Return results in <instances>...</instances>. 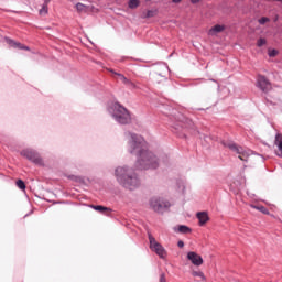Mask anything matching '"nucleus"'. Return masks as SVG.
<instances>
[{
  "instance_id": "obj_1",
  "label": "nucleus",
  "mask_w": 282,
  "mask_h": 282,
  "mask_svg": "<svg viewBox=\"0 0 282 282\" xmlns=\"http://www.w3.org/2000/svg\"><path fill=\"white\" fill-rule=\"evenodd\" d=\"M127 135L130 137V153H132V155H138L137 169H140L141 171L147 169H158V166H160L158 156L147 150V142L144 141V138L131 132H128Z\"/></svg>"
},
{
  "instance_id": "obj_2",
  "label": "nucleus",
  "mask_w": 282,
  "mask_h": 282,
  "mask_svg": "<svg viewBox=\"0 0 282 282\" xmlns=\"http://www.w3.org/2000/svg\"><path fill=\"white\" fill-rule=\"evenodd\" d=\"M115 177L120 186L128 191H135L140 186V178L133 169L128 166H119L115 170Z\"/></svg>"
},
{
  "instance_id": "obj_3",
  "label": "nucleus",
  "mask_w": 282,
  "mask_h": 282,
  "mask_svg": "<svg viewBox=\"0 0 282 282\" xmlns=\"http://www.w3.org/2000/svg\"><path fill=\"white\" fill-rule=\"evenodd\" d=\"M112 116L120 124H129V122H131V115L129 113V110L123 106H120V104H116L113 106Z\"/></svg>"
},
{
  "instance_id": "obj_4",
  "label": "nucleus",
  "mask_w": 282,
  "mask_h": 282,
  "mask_svg": "<svg viewBox=\"0 0 282 282\" xmlns=\"http://www.w3.org/2000/svg\"><path fill=\"white\" fill-rule=\"evenodd\" d=\"M223 144L224 147H227V149H230V151H234V153H237L239 160L242 162H248V160H250V150L238 147L235 142H223Z\"/></svg>"
},
{
  "instance_id": "obj_5",
  "label": "nucleus",
  "mask_w": 282,
  "mask_h": 282,
  "mask_svg": "<svg viewBox=\"0 0 282 282\" xmlns=\"http://www.w3.org/2000/svg\"><path fill=\"white\" fill-rule=\"evenodd\" d=\"M150 208L153 209L154 213H164V210L171 208V203L162 197L154 196L150 199Z\"/></svg>"
},
{
  "instance_id": "obj_6",
  "label": "nucleus",
  "mask_w": 282,
  "mask_h": 282,
  "mask_svg": "<svg viewBox=\"0 0 282 282\" xmlns=\"http://www.w3.org/2000/svg\"><path fill=\"white\" fill-rule=\"evenodd\" d=\"M20 155H22V158H26V160H30V162H33V164H37L39 166H43V159L34 150H30V149L22 150L20 152Z\"/></svg>"
},
{
  "instance_id": "obj_7",
  "label": "nucleus",
  "mask_w": 282,
  "mask_h": 282,
  "mask_svg": "<svg viewBox=\"0 0 282 282\" xmlns=\"http://www.w3.org/2000/svg\"><path fill=\"white\" fill-rule=\"evenodd\" d=\"M150 241V248L155 252L161 259L166 258V249L162 247L159 242H156L155 238L153 236H149Z\"/></svg>"
},
{
  "instance_id": "obj_8",
  "label": "nucleus",
  "mask_w": 282,
  "mask_h": 282,
  "mask_svg": "<svg viewBox=\"0 0 282 282\" xmlns=\"http://www.w3.org/2000/svg\"><path fill=\"white\" fill-rule=\"evenodd\" d=\"M257 83H258V87L264 94H268V91H272V84L270 83V80H268V78H265V76L259 75Z\"/></svg>"
},
{
  "instance_id": "obj_9",
  "label": "nucleus",
  "mask_w": 282,
  "mask_h": 282,
  "mask_svg": "<svg viewBox=\"0 0 282 282\" xmlns=\"http://www.w3.org/2000/svg\"><path fill=\"white\" fill-rule=\"evenodd\" d=\"M187 259L193 263V265H203L204 264V259L202 256L197 254L195 251H189L187 253Z\"/></svg>"
},
{
  "instance_id": "obj_10",
  "label": "nucleus",
  "mask_w": 282,
  "mask_h": 282,
  "mask_svg": "<svg viewBox=\"0 0 282 282\" xmlns=\"http://www.w3.org/2000/svg\"><path fill=\"white\" fill-rule=\"evenodd\" d=\"M111 74H113L115 76H117L118 80H121L123 83V85H127V87H131V89H135L138 86H135V84L133 82H131V79L127 78L124 75L120 74V73H116L113 70H110Z\"/></svg>"
},
{
  "instance_id": "obj_11",
  "label": "nucleus",
  "mask_w": 282,
  "mask_h": 282,
  "mask_svg": "<svg viewBox=\"0 0 282 282\" xmlns=\"http://www.w3.org/2000/svg\"><path fill=\"white\" fill-rule=\"evenodd\" d=\"M226 30V25L224 24H216L208 31L209 36H217L218 34H221Z\"/></svg>"
},
{
  "instance_id": "obj_12",
  "label": "nucleus",
  "mask_w": 282,
  "mask_h": 282,
  "mask_svg": "<svg viewBox=\"0 0 282 282\" xmlns=\"http://www.w3.org/2000/svg\"><path fill=\"white\" fill-rule=\"evenodd\" d=\"M8 45H10V47H14L15 50H26V52H30V47L23 45L22 43L20 42H15L14 40L12 39H6Z\"/></svg>"
},
{
  "instance_id": "obj_13",
  "label": "nucleus",
  "mask_w": 282,
  "mask_h": 282,
  "mask_svg": "<svg viewBox=\"0 0 282 282\" xmlns=\"http://www.w3.org/2000/svg\"><path fill=\"white\" fill-rule=\"evenodd\" d=\"M274 144H275V147H278V151H279V152H276V156L282 158V134L281 133H278L275 135Z\"/></svg>"
},
{
  "instance_id": "obj_14",
  "label": "nucleus",
  "mask_w": 282,
  "mask_h": 282,
  "mask_svg": "<svg viewBox=\"0 0 282 282\" xmlns=\"http://www.w3.org/2000/svg\"><path fill=\"white\" fill-rule=\"evenodd\" d=\"M197 219L199 221V226H204V224H206L210 218L208 217V213L200 212V213H197Z\"/></svg>"
},
{
  "instance_id": "obj_15",
  "label": "nucleus",
  "mask_w": 282,
  "mask_h": 282,
  "mask_svg": "<svg viewBox=\"0 0 282 282\" xmlns=\"http://www.w3.org/2000/svg\"><path fill=\"white\" fill-rule=\"evenodd\" d=\"M90 208H93L94 210H97V213H102L105 215V213H109V208L102 206V205H91Z\"/></svg>"
},
{
  "instance_id": "obj_16",
  "label": "nucleus",
  "mask_w": 282,
  "mask_h": 282,
  "mask_svg": "<svg viewBox=\"0 0 282 282\" xmlns=\"http://www.w3.org/2000/svg\"><path fill=\"white\" fill-rule=\"evenodd\" d=\"M153 17H158V10H148L145 13H143V19H151Z\"/></svg>"
},
{
  "instance_id": "obj_17",
  "label": "nucleus",
  "mask_w": 282,
  "mask_h": 282,
  "mask_svg": "<svg viewBox=\"0 0 282 282\" xmlns=\"http://www.w3.org/2000/svg\"><path fill=\"white\" fill-rule=\"evenodd\" d=\"M178 232L182 235H187V232H191V228H188V226L181 225L178 226Z\"/></svg>"
},
{
  "instance_id": "obj_18",
  "label": "nucleus",
  "mask_w": 282,
  "mask_h": 282,
  "mask_svg": "<svg viewBox=\"0 0 282 282\" xmlns=\"http://www.w3.org/2000/svg\"><path fill=\"white\" fill-rule=\"evenodd\" d=\"M128 6L131 10H135V8H138V6H140V0H130Z\"/></svg>"
},
{
  "instance_id": "obj_19",
  "label": "nucleus",
  "mask_w": 282,
  "mask_h": 282,
  "mask_svg": "<svg viewBox=\"0 0 282 282\" xmlns=\"http://www.w3.org/2000/svg\"><path fill=\"white\" fill-rule=\"evenodd\" d=\"M76 10H77V12H87L88 8H87V6H85V4L80 3V2H78V3L76 4Z\"/></svg>"
},
{
  "instance_id": "obj_20",
  "label": "nucleus",
  "mask_w": 282,
  "mask_h": 282,
  "mask_svg": "<svg viewBox=\"0 0 282 282\" xmlns=\"http://www.w3.org/2000/svg\"><path fill=\"white\" fill-rule=\"evenodd\" d=\"M192 274L194 276H198L202 281L206 280V276H204V272H202V271H193Z\"/></svg>"
},
{
  "instance_id": "obj_21",
  "label": "nucleus",
  "mask_w": 282,
  "mask_h": 282,
  "mask_svg": "<svg viewBox=\"0 0 282 282\" xmlns=\"http://www.w3.org/2000/svg\"><path fill=\"white\" fill-rule=\"evenodd\" d=\"M17 186L20 188V191H25V182H23V180H18Z\"/></svg>"
},
{
  "instance_id": "obj_22",
  "label": "nucleus",
  "mask_w": 282,
  "mask_h": 282,
  "mask_svg": "<svg viewBox=\"0 0 282 282\" xmlns=\"http://www.w3.org/2000/svg\"><path fill=\"white\" fill-rule=\"evenodd\" d=\"M265 43H268V41L263 37H260L257 42V46L258 47H263V45H265Z\"/></svg>"
},
{
  "instance_id": "obj_23",
  "label": "nucleus",
  "mask_w": 282,
  "mask_h": 282,
  "mask_svg": "<svg viewBox=\"0 0 282 282\" xmlns=\"http://www.w3.org/2000/svg\"><path fill=\"white\" fill-rule=\"evenodd\" d=\"M254 208H257V210H260V213H263V215H268L270 213L264 206H258Z\"/></svg>"
},
{
  "instance_id": "obj_24",
  "label": "nucleus",
  "mask_w": 282,
  "mask_h": 282,
  "mask_svg": "<svg viewBox=\"0 0 282 282\" xmlns=\"http://www.w3.org/2000/svg\"><path fill=\"white\" fill-rule=\"evenodd\" d=\"M270 22V18L262 17L259 20L260 25H265V23Z\"/></svg>"
},
{
  "instance_id": "obj_25",
  "label": "nucleus",
  "mask_w": 282,
  "mask_h": 282,
  "mask_svg": "<svg viewBox=\"0 0 282 282\" xmlns=\"http://www.w3.org/2000/svg\"><path fill=\"white\" fill-rule=\"evenodd\" d=\"M279 55V51L276 50H269V56L271 58H274V56H278Z\"/></svg>"
},
{
  "instance_id": "obj_26",
  "label": "nucleus",
  "mask_w": 282,
  "mask_h": 282,
  "mask_svg": "<svg viewBox=\"0 0 282 282\" xmlns=\"http://www.w3.org/2000/svg\"><path fill=\"white\" fill-rule=\"evenodd\" d=\"M40 14H47V4L43 3L42 10H40Z\"/></svg>"
},
{
  "instance_id": "obj_27",
  "label": "nucleus",
  "mask_w": 282,
  "mask_h": 282,
  "mask_svg": "<svg viewBox=\"0 0 282 282\" xmlns=\"http://www.w3.org/2000/svg\"><path fill=\"white\" fill-rule=\"evenodd\" d=\"M160 282H166V275L164 273L160 275Z\"/></svg>"
},
{
  "instance_id": "obj_28",
  "label": "nucleus",
  "mask_w": 282,
  "mask_h": 282,
  "mask_svg": "<svg viewBox=\"0 0 282 282\" xmlns=\"http://www.w3.org/2000/svg\"><path fill=\"white\" fill-rule=\"evenodd\" d=\"M177 246H178V248H183V247H184V241L180 240V241L177 242Z\"/></svg>"
},
{
  "instance_id": "obj_29",
  "label": "nucleus",
  "mask_w": 282,
  "mask_h": 282,
  "mask_svg": "<svg viewBox=\"0 0 282 282\" xmlns=\"http://www.w3.org/2000/svg\"><path fill=\"white\" fill-rule=\"evenodd\" d=\"M172 3H182V0H172Z\"/></svg>"
},
{
  "instance_id": "obj_30",
  "label": "nucleus",
  "mask_w": 282,
  "mask_h": 282,
  "mask_svg": "<svg viewBox=\"0 0 282 282\" xmlns=\"http://www.w3.org/2000/svg\"><path fill=\"white\" fill-rule=\"evenodd\" d=\"M52 0H44V4H46V6H50V2H51Z\"/></svg>"
},
{
  "instance_id": "obj_31",
  "label": "nucleus",
  "mask_w": 282,
  "mask_h": 282,
  "mask_svg": "<svg viewBox=\"0 0 282 282\" xmlns=\"http://www.w3.org/2000/svg\"><path fill=\"white\" fill-rule=\"evenodd\" d=\"M191 3H199V0H191Z\"/></svg>"
}]
</instances>
